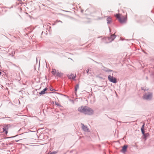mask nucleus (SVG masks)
<instances>
[{"label":"nucleus","instance_id":"obj_10","mask_svg":"<svg viewBox=\"0 0 154 154\" xmlns=\"http://www.w3.org/2000/svg\"><path fill=\"white\" fill-rule=\"evenodd\" d=\"M63 75V73H61V72H59L58 71L57 73L56 74V76L60 77L62 76Z\"/></svg>","mask_w":154,"mask_h":154},{"label":"nucleus","instance_id":"obj_3","mask_svg":"<svg viewBox=\"0 0 154 154\" xmlns=\"http://www.w3.org/2000/svg\"><path fill=\"white\" fill-rule=\"evenodd\" d=\"M152 97V94L151 93L149 92L147 94H144L143 96V99H144L148 100H150Z\"/></svg>","mask_w":154,"mask_h":154},{"label":"nucleus","instance_id":"obj_17","mask_svg":"<svg viewBox=\"0 0 154 154\" xmlns=\"http://www.w3.org/2000/svg\"><path fill=\"white\" fill-rule=\"evenodd\" d=\"M55 104L58 106H61V105L55 102Z\"/></svg>","mask_w":154,"mask_h":154},{"label":"nucleus","instance_id":"obj_16","mask_svg":"<svg viewBox=\"0 0 154 154\" xmlns=\"http://www.w3.org/2000/svg\"><path fill=\"white\" fill-rule=\"evenodd\" d=\"M79 88V85H76L75 88V91H76L77 89Z\"/></svg>","mask_w":154,"mask_h":154},{"label":"nucleus","instance_id":"obj_6","mask_svg":"<svg viewBox=\"0 0 154 154\" xmlns=\"http://www.w3.org/2000/svg\"><path fill=\"white\" fill-rule=\"evenodd\" d=\"M116 36L115 34L112 35L111 37H108L107 38L109 40V42H111L114 39L116 38Z\"/></svg>","mask_w":154,"mask_h":154},{"label":"nucleus","instance_id":"obj_18","mask_svg":"<svg viewBox=\"0 0 154 154\" xmlns=\"http://www.w3.org/2000/svg\"><path fill=\"white\" fill-rule=\"evenodd\" d=\"M57 153V152H53L52 153H51V154H56Z\"/></svg>","mask_w":154,"mask_h":154},{"label":"nucleus","instance_id":"obj_15","mask_svg":"<svg viewBox=\"0 0 154 154\" xmlns=\"http://www.w3.org/2000/svg\"><path fill=\"white\" fill-rule=\"evenodd\" d=\"M144 124L142 126V127L141 128V132L142 134H144Z\"/></svg>","mask_w":154,"mask_h":154},{"label":"nucleus","instance_id":"obj_12","mask_svg":"<svg viewBox=\"0 0 154 154\" xmlns=\"http://www.w3.org/2000/svg\"><path fill=\"white\" fill-rule=\"evenodd\" d=\"M82 128L83 129V130H84L85 131H87L88 130V128L85 126L84 125H82Z\"/></svg>","mask_w":154,"mask_h":154},{"label":"nucleus","instance_id":"obj_19","mask_svg":"<svg viewBox=\"0 0 154 154\" xmlns=\"http://www.w3.org/2000/svg\"><path fill=\"white\" fill-rule=\"evenodd\" d=\"M87 73H88V72H89V69H87Z\"/></svg>","mask_w":154,"mask_h":154},{"label":"nucleus","instance_id":"obj_13","mask_svg":"<svg viewBox=\"0 0 154 154\" xmlns=\"http://www.w3.org/2000/svg\"><path fill=\"white\" fill-rule=\"evenodd\" d=\"M108 23H110L111 22L112 18L110 17H107V19Z\"/></svg>","mask_w":154,"mask_h":154},{"label":"nucleus","instance_id":"obj_7","mask_svg":"<svg viewBox=\"0 0 154 154\" xmlns=\"http://www.w3.org/2000/svg\"><path fill=\"white\" fill-rule=\"evenodd\" d=\"M76 77V75H74L73 74H71L70 75H68V78L69 79H75Z\"/></svg>","mask_w":154,"mask_h":154},{"label":"nucleus","instance_id":"obj_11","mask_svg":"<svg viewBox=\"0 0 154 154\" xmlns=\"http://www.w3.org/2000/svg\"><path fill=\"white\" fill-rule=\"evenodd\" d=\"M47 90V88H45L44 89H43V90H42V91L40 92L39 93V94H45V92Z\"/></svg>","mask_w":154,"mask_h":154},{"label":"nucleus","instance_id":"obj_1","mask_svg":"<svg viewBox=\"0 0 154 154\" xmlns=\"http://www.w3.org/2000/svg\"><path fill=\"white\" fill-rule=\"evenodd\" d=\"M78 111L84 113L85 114L92 115L93 114L94 111L91 108L86 106H82L78 107Z\"/></svg>","mask_w":154,"mask_h":154},{"label":"nucleus","instance_id":"obj_20","mask_svg":"<svg viewBox=\"0 0 154 154\" xmlns=\"http://www.w3.org/2000/svg\"><path fill=\"white\" fill-rule=\"evenodd\" d=\"M2 73V72H0V75H1Z\"/></svg>","mask_w":154,"mask_h":154},{"label":"nucleus","instance_id":"obj_5","mask_svg":"<svg viewBox=\"0 0 154 154\" xmlns=\"http://www.w3.org/2000/svg\"><path fill=\"white\" fill-rule=\"evenodd\" d=\"M11 125H9L4 126L3 128V131H5V133L7 134L8 133V131L11 127Z\"/></svg>","mask_w":154,"mask_h":154},{"label":"nucleus","instance_id":"obj_4","mask_svg":"<svg viewBox=\"0 0 154 154\" xmlns=\"http://www.w3.org/2000/svg\"><path fill=\"white\" fill-rule=\"evenodd\" d=\"M108 79L110 82L113 83H116L117 82L116 79L112 76L109 75L108 76Z\"/></svg>","mask_w":154,"mask_h":154},{"label":"nucleus","instance_id":"obj_9","mask_svg":"<svg viewBox=\"0 0 154 154\" xmlns=\"http://www.w3.org/2000/svg\"><path fill=\"white\" fill-rule=\"evenodd\" d=\"M127 148V146L126 145H124L123 146L122 149V151L123 152H125L126 151V149Z\"/></svg>","mask_w":154,"mask_h":154},{"label":"nucleus","instance_id":"obj_14","mask_svg":"<svg viewBox=\"0 0 154 154\" xmlns=\"http://www.w3.org/2000/svg\"><path fill=\"white\" fill-rule=\"evenodd\" d=\"M144 136V137L145 138H146V137H147L149 135V134L148 133H147L146 134H145L144 133V134H142Z\"/></svg>","mask_w":154,"mask_h":154},{"label":"nucleus","instance_id":"obj_8","mask_svg":"<svg viewBox=\"0 0 154 154\" xmlns=\"http://www.w3.org/2000/svg\"><path fill=\"white\" fill-rule=\"evenodd\" d=\"M58 70H57L55 69H53L52 71L51 72V73L54 75L56 76V74L57 73Z\"/></svg>","mask_w":154,"mask_h":154},{"label":"nucleus","instance_id":"obj_2","mask_svg":"<svg viewBox=\"0 0 154 154\" xmlns=\"http://www.w3.org/2000/svg\"><path fill=\"white\" fill-rule=\"evenodd\" d=\"M115 16L121 23H125L127 20L126 16L125 17H124L123 16L121 15V14H116Z\"/></svg>","mask_w":154,"mask_h":154}]
</instances>
